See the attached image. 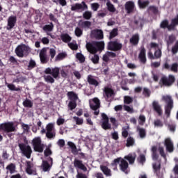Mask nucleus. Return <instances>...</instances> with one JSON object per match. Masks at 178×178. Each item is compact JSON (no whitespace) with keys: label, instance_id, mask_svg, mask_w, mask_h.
Listing matches in <instances>:
<instances>
[{"label":"nucleus","instance_id":"1","mask_svg":"<svg viewBox=\"0 0 178 178\" xmlns=\"http://www.w3.org/2000/svg\"><path fill=\"white\" fill-rule=\"evenodd\" d=\"M162 101L166 104L164 107L165 115L167 118H170V113L174 106L173 99L172 98V96L167 95L162 97Z\"/></svg>","mask_w":178,"mask_h":178},{"label":"nucleus","instance_id":"2","mask_svg":"<svg viewBox=\"0 0 178 178\" xmlns=\"http://www.w3.org/2000/svg\"><path fill=\"white\" fill-rule=\"evenodd\" d=\"M86 48L90 54H95L98 51H102L105 48V43L101 42H93L92 43H87Z\"/></svg>","mask_w":178,"mask_h":178},{"label":"nucleus","instance_id":"3","mask_svg":"<svg viewBox=\"0 0 178 178\" xmlns=\"http://www.w3.org/2000/svg\"><path fill=\"white\" fill-rule=\"evenodd\" d=\"M30 52V47L26 44H19L15 49V54L19 58H23L24 55H27Z\"/></svg>","mask_w":178,"mask_h":178},{"label":"nucleus","instance_id":"4","mask_svg":"<svg viewBox=\"0 0 178 178\" xmlns=\"http://www.w3.org/2000/svg\"><path fill=\"white\" fill-rule=\"evenodd\" d=\"M116 163H120V170L126 173V170H127V168H129V163H127V161L122 158L115 159L114 163H112L113 166H114V170H116L117 169Z\"/></svg>","mask_w":178,"mask_h":178},{"label":"nucleus","instance_id":"5","mask_svg":"<svg viewBox=\"0 0 178 178\" xmlns=\"http://www.w3.org/2000/svg\"><path fill=\"white\" fill-rule=\"evenodd\" d=\"M32 144L33 145L34 150L36 151V152H42V151H44V148H45V145L41 143V138L40 137L35 138L32 140Z\"/></svg>","mask_w":178,"mask_h":178},{"label":"nucleus","instance_id":"6","mask_svg":"<svg viewBox=\"0 0 178 178\" xmlns=\"http://www.w3.org/2000/svg\"><path fill=\"white\" fill-rule=\"evenodd\" d=\"M46 137H47V138H55L56 132L55 131L54 123H49L46 127Z\"/></svg>","mask_w":178,"mask_h":178},{"label":"nucleus","instance_id":"7","mask_svg":"<svg viewBox=\"0 0 178 178\" xmlns=\"http://www.w3.org/2000/svg\"><path fill=\"white\" fill-rule=\"evenodd\" d=\"M163 86L165 87H170L173 86L175 81H176V78L173 75H169L168 77L163 76L161 79Z\"/></svg>","mask_w":178,"mask_h":178},{"label":"nucleus","instance_id":"8","mask_svg":"<svg viewBox=\"0 0 178 178\" xmlns=\"http://www.w3.org/2000/svg\"><path fill=\"white\" fill-rule=\"evenodd\" d=\"M0 130H3V131H6V133H10L15 131L16 128L13 125V122H6L0 124Z\"/></svg>","mask_w":178,"mask_h":178},{"label":"nucleus","instance_id":"9","mask_svg":"<svg viewBox=\"0 0 178 178\" xmlns=\"http://www.w3.org/2000/svg\"><path fill=\"white\" fill-rule=\"evenodd\" d=\"M19 147L22 153L24 154L25 156L28 158V159H30V156H31V152H33L31 147L29 145L25 144H19Z\"/></svg>","mask_w":178,"mask_h":178},{"label":"nucleus","instance_id":"10","mask_svg":"<svg viewBox=\"0 0 178 178\" xmlns=\"http://www.w3.org/2000/svg\"><path fill=\"white\" fill-rule=\"evenodd\" d=\"M59 72H60V69L58 67H55L53 68L48 67L44 70V73L46 74H51L54 79L59 78Z\"/></svg>","mask_w":178,"mask_h":178},{"label":"nucleus","instance_id":"11","mask_svg":"<svg viewBox=\"0 0 178 178\" xmlns=\"http://www.w3.org/2000/svg\"><path fill=\"white\" fill-rule=\"evenodd\" d=\"M152 106L154 112L157 113L158 116H162L163 115V110L162 106L159 104V102L154 100L152 103Z\"/></svg>","mask_w":178,"mask_h":178},{"label":"nucleus","instance_id":"12","mask_svg":"<svg viewBox=\"0 0 178 178\" xmlns=\"http://www.w3.org/2000/svg\"><path fill=\"white\" fill-rule=\"evenodd\" d=\"M113 94V90L109 87H105L103 90V97L105 98L106 101L108 102L112 101Z\"/></svg>","mask_w":178,"mask_h":178},{"label":"nucleus","instance_id":"13","mask_svg":"<svg viewBox=\"0 0 178 178\" xmlns=\"http://www.w3.org/2000/svg\"><path fill=\"white\" fill-rule=\"evenodd\" d=\"M88 6L86 4V2L82 1L81 3H75L71 6V10L79 12V10H87Z\"/></svg>","mask_w":178,"mask_h":178},{"label":"nucleus","instance_id":"14","mask_svg":"<svg viewBox=\"0 0 178 178\" xmlns=\"http://www.w3.org/2000/svg\"><path fill=\"white\" fill-rule=\"evenodd\" d=\"M164 145L165 147L167 152L172 154V152L175 151V145L173 143V141H172V139H170V138H167L165 139Z\"/></svg>","mask_w":178,"mask_h":178},{"label":"nucleus","instance_id":"15","mask_svg":"<svg viewBox=\"0 0 178 178\" xmlns=\"http://www.w3.org/2000/svg\"><path fill=\"white\" fill-rule=\"evenodd\" d=\"M90 37L92 38H96V40H103L104 31L101 29H93L90 32Z\"/></svg>","mask_w":178,"mask_h":178},{"label":"nucleus","instance_id":"16","mask_svg":"<svg viewBox=\"0 0 178 178\" xmlns=\"http://www.w3.org/2000/svg\"><path fill=\"white\" fill-rule=\"evenodd\" d=\"M146 52H147V50L145 49V47H144V45H142L140 47V51L138 55V59L140 60V62L141 63H143V65H145V63H147V57L145 56Z\"/></svg>","mask_w":178,"mask_h":178},{"label":"nucleus","instance_id":"17","mask_svg":"<svg viewBox=\"0 0 178 178\" xmlns=\"http://www.w3.org/2000/svg\"><path fill=\"white\" fill-rule=\"evenodd\" d=\"M102 129H104V130H109L111 127L109 123V119L108 118V116L106 115L105 113H102Z\"/></svg>","mask_w":178,"mask_h":178},{"label":"nucleus","instance_id":"18","mask_svg":"<svg viewBox=\"0 0 178 178\" xmlns=\"http://www.w3.org/2000/svg\"><path fill=\"white\" fill-rule=\"evenodd\" d=\"M108 49L110 51H119V49H122V44L117 41L110 42L108 44Z\"/></svg>","mask_w":178,"mask_h":178},{"label":"nucleus","instance_id":"19","mask_svg":"<svg viewBox=\"0 0 178 178\" xmlns=\"http://www.w3.org/2000/svg\"><path fill=\"white\" fill-rule=\"evenodd\" d=\"M16 22H17V17L15 15H11L8 19V24L6 29L7 30H10L13 29L16 24Z\"/></svg>","mask_w":178,"mask_h":178},{"label":"nucleus","instance_id":"20","mask_svg":"<svg viewBox=\"0 0 178 178\" xmlns=\"http://www.w3.org/2000/svg\"><path fill=\"white\" fill-rule=\"evenodd\" d=\"M153 172L159 178H162L159 173H161V161L152 163Z\"/></svg>","mask_w":178,"mask_h":178},{"label":"nucleus","instance_id":"21","mask_svg":"<svg viewBox=\"0 0 178 178\" xmlns=\"http://www.w3.org/2000/svg\"><path fill=\"white\" fill-rule=\"evenodd\" d=\"M26 173L28 175H36L35 172V167H34V164H33L31 161H26Z\"/></svg>","mask_w":178,"mask_h":178},{"label":"nucleus","instance_id":"22","mask_svg":"<svg viewBox=\"0 0 178 178\" xmlns=\"http://www.w3.org/2000/svg\"><path fill=\"white\" fill-rule=\"evenodd\" d=\"M40 58L42 63H47L49 59L47 55V49L43 48L40 52Z\"/></svg>","mask_w":178,"mask_h":178},{"label":"nucleus","instance_id":"23","mask_svg":"<svg viewBox=\"0 0 178 178\" xmlns=\"http://www.w3.org/2000/svg\"><path fill=\"white\" fill-rule=\"evenodd\" d=\"M90 106L91 109L95 110L99 108V99L97 97L92 99L89 101Z\"/></svg>","mask_w":178,"mask_h":178},{"label":"nucleus","instance_id":"24","mask_svg":"<svg viewBox=\"0 0 178 178\" xmlns=\"http://www.w3.org/2000/svg\"><path fill=\"white\" fill-rule=\"evenodd\" d=\"M178 26V15L177 16L171 19V23L168 26L169 31H173L174 30H176V27Z\"/></svg>","mask_w":178,"mask_h":178},{"label":"nucleus","instance_id":"25","mask_svg":"<svg viewBox=\"0 0 178 178\" xmlns=\"http://www.w3.org/2000/svg\"><path fill=\"white\" fill-rule=\"evenodd\" d=\"M74 165L77 169H81V170H83V172H86L87 167L83 164V161L80 160L75 159L74 161Z\"/></svg>","mask_w":178,"mask_h":178},{"label":"nucleus","instance_id":"26","mask_svg":"<svg viewBox=\"0 0 178 178\" xmlns=\"http://www.w3.org/2000/svg\"><path fill=\"white\" fill-rule=\"evenodd\" d=\"M158 147L156 146H152V158L153 159V161H158L159 158V154H158Z\"/></svg>","mask_w":178,"mask_h":178},{"label":"nucleus","instance_id":"27","mask_svg":"<svg viewBox=\"0 0 178 178\" xmlns=\"http://www.w3.org/2000/svg\"><path fill=\"white\" fill-rule=\"evenodd\" d=\"M78 25L79 27H81V29H90V27H91V22L80 20L78 23Z\"/></svg>","mask_w":178,"mask_h":178},{"label":"nucleus","instance_id":"28","mask_svg":"<svg viewBox=\"0 0 178 178\" xmlns=\"http://www.w3.org/2000/svg\"><path fill=\"white\" fill-rule=\"evenodd\" d=\"M136 131L138 133L140 138H145L147 137V131H145V129L137 127Z\"/></svg>","mask_w":178,"mask_h":178},{"label":"nucleus","instance_id":"29","mask_svg":"<svg viewBox=\"0 0 178 178\" xmlns=\"http://www.w3.org/2000/svg\"><path fill=\"white\" fill-rule=\"evenodd\" d=\"M125 9L127 10L128 13L133 12V9H134V3H133V1H127L125 4Z\"/></svg>","mask_w":178,"mask_h":178},{"label":"nucleus","instance_id":"30","mask_svg":"<svg viewBox=\"0 0 178 178\" xmlns=\"http://www.w3.org/2000/svg\"><path fill=\"white\" fill-rule=\"evenodd\" d=\"M42 29H43L44 31H45V33H47V35H51V34H49V33H51V31H52V30H54V24L50 23V24L45 25L44 26H43Z\"/></svg>","mask_w":178,"mask_h":178},{"label":"nucleus","instance_id":"31","mask_svg":"<svg viewBox=\"0 0 178 178\" xmlns=\"http://www.w3.org/2000/svg\"><path fill=\"white\" fill-rule=\"evenodd\" d=\"M138 5L140 8V9H145L148 5H149V1H143V0H138Z\"/></svg>","mask_w":178,"mask_h":178},{"label":"nucleus","instance_id":"32","mask_svg":"<svg viewBox=\"0 0 178 178\" xmlns=\"http://www.w3.org/2000/svg\"><path fill=\"white\" fill-rule=\"evenodd\" d=\"M6 169L7 170V173H15V172H16V165L13 163H10V165H7Z\"/></svg>","mask_w":178,"mask_h":178},{"label":"nucleus","instance_id":"33","mask_svg":"<svg viewBox=\"0 0 178 178\" xmlns=\"http://www.w3.org/2000/svg\"><path fill=\"white\" fill-rule=\"evenodd\" d=\"M60 38L63 42L67 43V42H70V41H72V37H70V35H69V34H67V33H63L60 35Z\"/></svg>","mask_w":178,"mask_h":178},{"label":"nucleus","instance_id":"34","mask_svg":"<svg viewBox=\"0 0 178 178\" xmlns=\"http://www.w3.org/2000/svg\"><path fill=\"white\" fill-rule=\"evenodd\" d=\"M68 74H69V70L67 69V66L62 67L60 70V74L62 77H64V78L67 77Z\"/></svg>","mask_w":178,"mask_h":178},{"label":"nucleus","instance_id":"35","mask_svg":"<svg viewBox=\"0 0 178 178\" xmlns=\"http://www.w3.org/2000/svg\"><path fill=\"white\" fill-rule=\"evenodd\" d=\"M88 81L90 84H92V86H98V81H97V80H95V79H94V76L89 75L88 76Z\"/></svg>","mask_w":178,"mask_h":178},{"label":"nucleus","instance_id":"36","mask_svg":"<svg viewBox=\"0 0 178 178\" xmlns=\"http://www.w3.org/2000/svg\"><path fill=\"white\" fill-rule=\"evenodd\" d=\"M169 20L168 19H164L163 20L161 24H160V28L161 29H168L169 31Z\"/></svg>","mask_w":178,"mask_h":178},{"label":"nucleus","instance_id":"37","mask_svg":"<svg viewBox=\"0 0 178 178\" xmlns=\"http://www.w3.org/2000/svg\"><path fill=\"white\" fill-rule=\"evenodd\" d=\"M42 168L44 172H48L51 169V164H49L47 161H43L42 164Z\"/></svg>","mask_w":178,"mask_h":178},{"label":"nucleus","instance_id":"38","mask_svg":"<svg viewBox=\"0 0 178 178\" xmlns=\"http://www.w3.org/2000/svg\"><path fill=\"white\" fill-rule=\"evenodd\" d=\"M143 95L145 98H149L151 97V90L148 88H144L143 90Z\"/></svg>","mask_w":178,"mask_h":178},{"label":"nucleus","instance_id":"39","mask_svg":"<svg viewBox=\"0 0 178 178\" xmlns=\"http://www.w3.org/2000/svg\"><path fill=\"white\" fill-rule=\"evenodd\" d=\"M83 17L86 20H90L92 17V13L91 11H85L83 14Z\"/></svg>","mask_w":178,"mask_h":178},{"label":"nucleus","instance_id":"40","mask_svg":"<svg viewBox=\"0 0 178 178\" xmlns=\"http://www.w3.org/2000/svg\"><path fill=\"white\" fill-rule=\"evenodd\" d=\"M176 41V36L172 34L168 36V40H167V45H172L173 42Z\"/></svg>","mask_w":178,"mask_h":178},{"label":"nucleus","instance_id":"41","mask_svg":"<svg viewBox=\"0 0 178 178\" xmlns=\"http://www.w3.org/2000/svg\"><path fill=\"white\" fill-rule=\"evenodd\" d=\"M23 105L25 108H32L33 107V102L31 100L26 99L23 102Z\"/></svg>","mask_w":178,"mask_h":178},{"label":"nucleus","instance_id":"42","mask_svg":"<svg viewBox=\"0 0 178 178\" xmlns=\"http://www.w3.org/2000/svg\"><path fill=\"white\" fill-rule=\"evenodd\" d=\"M76 58L78 59V60H79L80 63H83L86 60V57H84V55H83L81 53H77Z\"/></svg>","mask_w":178,"mask_h":178},{"label":"nucleus","instance_id":"43","mask_svg":"<svg viewBox=\"0 0 178 178\" xmlns=\"http://www.w3.org/2000/svg\"><path fill=\"white\" fill-rule=\"evenodd\" d=\"M101 169H102L103 173H104V175H106V176H112V174L111 173V170H109L106 166L102 165Z\"/></svg>","mask_w":178,"mask_h":178},{"label":"nucleus","instance_id":"44","mask_svg":"<svg viewBox=\"0 0 178 178\" xmlns=\"http://www.w3.org/2000/svg\"><path fill=\"white\" fill-rule=\"evenodd\" d=\"M68 98L71 99V101H76L77 100V95L73 92H69L67 93Z\"/></svg>","mask_w":178,"mask_h":178},{"label":"nucleus","instance_id":"45","mask_svg":"<svg viewBox=\"0 0 178 178\" xmlns=\"http://www.w3.org/2000/svg\"><path fill=\"white\" fill-rule=\"evenodd\" d=\"M106 6L109 12H116V8H115V6H113V4L111 3V1H107Z\"/></svg>","mask_w":178,"mask_h":178},{"label":"nucleus","instance_id":"46","mask_svg":"<svg viewBox=\"0 0 178 178\" xmlns=\"http://www.w3.org/2000/svg\"><path fill=\"white\" fill-rule=\"evenodd\" d=\"M124 159H127L130 164L134 163V156H133V154H129L127 156H125Z\"/></svg>","mask_w":178,"mask_h":178},{"label":"nucleus","instance_id":"47","mask_svg":"<svg viewBox=\"0 0 178 178\" xmlns=\"http://www.w3.org/2000/svg\"><path fill=\"white\" fill-rule=\"evenodd\" d=\"M6 86L11 91H20V88H16V86L12 83H6Z\"/></svg>","mask_w":178,"mask_h":178},{"label":"nucleus","instance_id":"48","mask_svg":"<svg viewBox=\"0 0 178 178\" xmlns=\"http://www.w3.org/2000/svg\"><path fill=\"white\" fill-rule=\"evenodd\" d=\"M73 119L76 122V124H78L79 126H81V124H83V123L84 122V120H83V118H80L79 117L74 116L73 117Z\"/></svg>","mask_w":178,"mask_h":178},{"label":"nucleus","instance_id":"49","mask_svg":"<svg viewBox=\"0 0 178 178\" xmlns=\"http://www.w3.org/2000/svg\"><path fill=\"white\" fill-rule=\"evenodd\" d=\"M171 72H173L174 73H177L178 72V63H174L171 65L170 69Z\"/></svg>","mask_w":178,"mask_h":178},{"label":"nucleus","instance_id":"50","mask_svg":"<svg viewBox=\"0 0 178 178\" xmlns=\"http://www.w3.org/2000/svg\"><path fill=\"white\" fill-rule=\"evenodd\" d=\"M149 10L153 13L154 15H158V13L159 12V10H158V7L155 6H150L149 7Z\"/></svg>","mask_w":178,"mask_h":178},{"label":"nucleus","instance_id":"51","mask_svg":"<svg viewBox=\"0 0 178 178\" xmlns=\"http://www.w3.org/2000/svg\"><path fill=\"white\" fill-rule=\"evenodd\" d=\"M172 172L175 174V177L173 175L170 176V178H178V164H176L172 169Z\"/></svg>","mask_w":178,"mask_h":178},{"label":"nucleus","instance_id":"52","mask_svg":"<svg viewBox=\"0 0 178 178\" xmlns=\"http://www.w3.org/2000/svg\"><path fill=\"white\" fill-rule=\"evenodd\" d=\"M67 54L66 53H60L58 54L56 57V60H62L63 59H65L66 58Z\"/></svg>","mask_w":178,"mask_h":178},{"label":"nucleus","instance_id":"53","mask_svg":"<svg viewBox=\"0 0 178 178\" xmlns=\"http://www.w3.org/2000/svg\"><path fill=\"white\" fill-rule=\"evenodd\" d=\"M154 125L155 127H163V122L161 120L157 119L154 121Z\"/></svg>","mask_w":178,"mask_h":178},{"label":"nucleus","instance_id":"54","mask_svg":"<svg viewBox=\"0 0 178 178\" xmlns=\"http://www.w3.org/2000/svg\"><path fill=\"white\" fill-rule=\"evenodd\" d=\"M74 33L76 37H81V35H83V29L79 27H76L75 29Z\"/></svg>","mask_w":178,"mask_h":178},{"label":"nucleus","instance_id":"55","mask_svg":"<svg viewBox=\"0 0 178 178\" xmlns=\"http://www.w3.org/2000/svg\"><path fill=\"white\" fill-rule=\"evenodd\" d=\"M137 161L138 162H139V163H141V165H144V163L145 162V161H147V159H145V155L140 154L138 158Z\"/></svg>","mask_w":178,"mask_h":178},{"label":"nucleus","instance_id":"56","mask_svg":"<svg viewBox=\"0 0 178 178\" xmlns=\"http://www.w3.org/2000/svg\"><path fill=\"white\" fill-rule=\"evenodd\" d=\"M90 59L93 63H98L99 60V57L97 54H93L90 56Z\"/></svg>","mask_w":178,"mask_h":178},{"label":"nucleus","instance_id":"57","mask_svg":"<svg viewBox=\"0 0 178 178\" xmlns=\"http://www.w3.org/2000/svg\"><path fill=\"white\" fill-rule=\"evenodd\" d=\"M44 80L47 83H51V84L55 83V79H54V77L51 76V75L44 76Z\"/></svg>","mask_w":178,"mask_h":178},{"label":"nucleus","instance_id":"58","mask_svg":"<svg viewBox=\"0 0 178 178\" xmlns=\"http://www.w3.org/2000/svg\"><path fill=\"white\" fill-rule=\"evenodd\" d=\"M171 52L174 55H176V54H177V52H178V42H176L175 45L172 47Z\"/></svg>","mask_w":178,"mask_h":178},{"label":"nucleus","instance_id":"59","mask_svg":"<svg viewBox=\"0 0 178 178\" xmlns=\"http://www.w3.org/2000/svg\"><path fill=\"white\" fill-rule=\"evenodd\" d=\"M68 47H70V48L71 49H73L74 51H76V49H77V48H78L77 43H76V42H74V41L68 43Z\"/></svg>","mask_w":178,"mask_h":178},{"label":"nucleus","instance_id":"60","mask_svg":"<svg viewBox=\"0 0 178 178\" xmlns=\"http://www.w3.org/2000/svg\"><path fill=\"white\" fill-rule=\"evenodd\" d=\"M118 35V29H113V31L110 33V37L109 39L112 40V38H115Z\"/></svg>","mask_w":178,"mask_h":178},{"label":"nucleus","instance_id":"61","mask_svg":"<svg viewBox=\"0 0 178 178\" xmlns=\"http://www.w3.org/2000/svg\"><path fill=\"white\" fill-rule=\"evenodd\" d=\"M159 152L163 158H166V154H165V149L163 147H159Z\"/></svg>","mask_w":178,"mask_h":178},{"label":"nucleus","instance_id":"62","mask_svg":"<svg viewBox=\"0 0 178 178\" xmlns=\"http://www.w3.org/2000/svg\"><path fill=\"white\" fill-rule=\"evenodd\" d=\"M162 56V51L160 49L156 50L154 52V59H159Z\"/></svg>","mask_w":178,"mask_h":178},{"label":"nucleus","instance_id":"63","mask_svg":"<svg viewBox=\"0 0 178 178\" xmlns=\"http://www.w3.org/2000/svg\"><path fill=\"white\" fill-rule=\"evenodd\" d=\"M68 106L71 109V111H73V109H74V108H76V101L72 100L71 102H70Z\"/></svg>","mask_w":178,"mask_h":178},{"label":"nucleus","instance_id":"64","mask_svg":"<svg viewBox=\"0 0 178 178\" xmlns=\"http://www.w3.org/2000/svg\"><path fill=\"white\" fill-rule=\"evenodd\" d=\"M144 123H145V116L140 115L139 116V124H140V126H143Z\"/></svg>","mask_w":178,"mask_h":178}]
</instances>
